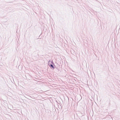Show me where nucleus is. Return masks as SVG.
<instances>
[{"label":"nucleus","instance_id":"obj_1","mask_svg":"<svg viewBox=\"0 0 120 120\" xmlns=\"http://www.w3.org/2000/svg\"><path fill=\"white\" fill-rule=\"evenodd\" d=\"M51 66L53 68L54 67L53 66V65H51Z\"/></svg>","mask_w":120,"mask_h":120}]
</instances>
